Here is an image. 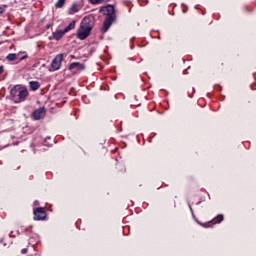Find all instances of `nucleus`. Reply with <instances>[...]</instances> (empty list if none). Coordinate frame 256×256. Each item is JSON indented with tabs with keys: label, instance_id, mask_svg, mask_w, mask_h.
<instances>
[{
	"label": "nucleus",
	"instance_id": "4468645a",
	"mask_svg": "<svg viewBox=\"0 0 256 256\" xmlns=\"http://www.w3.org/2000/svg\"><path fill=\"white\" fill-rule=\"evenodd\" d=\"M72 29H75V21L70 22L69 25L64 28V33H69Z\"/></svg>",
	"mask_w": 256,
	"mask_h": 256
},
{
	"label": "nucleus",
	"instance_id": "aec40b11",
	"mask_svg": "<svg viewBox=\"0 0 256 256\" xmlns=\"http://www.w3.org/2000/svg\"><path fill=\"white\" fill-rule=\"evenodd\" d=\"M4 69H3V66H0V75L1 73H3Z\"/></svg>",
	"mask_w": 256,
	"mask_h": 256
},
{
	"label": "nucleus",
	"instance_id": "20e7f679",
	"mask_svg": "<svg viewBox=\"0 0 256 256\" xmlns=\"http://www.w3.org/2000/svg\"><path fill=\"white\" fill-rule=\"evenodd\" d=\"M63 62V54H58L52 60L51 69L49 71H59L61 69V63Z\"/></svg>",
	"mask_w": 256,
	"mask_h": 256
},
{
	"label": "nucleus",
	"instance_id": "a211bd4d",
	"mask_svg": "<svg viewBox=\"0 0 256 256\" xmlns=\"http://www.w3.org/2000/svg\"><path fill=\"white\" fill-rule=\"evenodd\" d=\"M27 251H28L27 248H23V249L21 250L22 255H26Z\"/></svg>",
	"mask_w": 256,
	"mask_h": 256
},
{
	"label": "nucleus",
	"instance_id": "7ed1b4c3",
	"mask_svg": "<svg viewBox=\"0 0 256 256\" xmlns=\"http://www.w3.org/2000/svg\"><path fill=\"white\" fill-rule=\"evenodd\" d=\"M91 31H93L91 28H87L86 26L80 24L77 31V38L80 39V41H83L91 35Z\"/></svg>",
	"mask_w": 256,
	"mask_h": 256
},
{
	"label": "nucleus",
	"instance_id": "6ab92c4d",
	"mask_svg": "<svg viewBox=\"0 0 256 256\" xmlns=\"http://www.w3.org/2000/svg\"><path fill=\"white\" fill-rule=\"evenodd\" d=\"M3 13H5V8L0 7V15L3 14Z\"/></svg>",
	"mask_w": 256,
	"mask_h": 256
},
{
	"label": "nucleus",
	"instance_id": "1a4fd4ad",
	"mask_svg": "<svg viewBox=\"0 0 256 256\" xmlns=\"http://www.w3.org/2000/svg\"><path fill=\"white\" fill-rule=\"evenodd\" d=\"M69 71H73V69H78L79 71H84L85 66L82 63L79 62H73L68 67Z\"/></svg>",
	"mask_w": 256,
	"mask_h": 256
},
{
	"label": "nucleus",
	"instance_id": "39448f33",
	"mask_svg": "<svg viewBox=\"0 0 256 256\" xmlns=\"http://www.w3.org/2000/svg\"><path fill=\"white\" fill-rule=\"evenodd\" d=\"M83 27H87L88 29H92L95 25V16H93V14H90L88 16H85L82 21L81 24Z\"/></svg>",
	"mask_w": 256,
	"mask_h": 256
},
{
	"label": "nucleus",
	"instance_id": "2eb2a0df",
	"mask_svg": "<svg viewBox=\"0 0 256 256\" xmlns=\"http://www.w3.org/2000/svg\"><path fill=\"white\" fill-rule=\"evenodd\" d=\"M65 5V0H58L55 4L56 9H61Z\"/></svg>",
	"mask_w": 256,
	"mask_h": 256
},
{
	"label": "nucleus",
	"instance_id": "9b49d317",
	"mask_svg": "<svg viewBox=\"0 0 256 256\" xmlns=\"http://www.w3.org/2000/svg\"><path fill=\"white\" fill-rule=\"evenodd\" d=\"M29 87H30L31 91H37V89H39V87H41V84L39 83V81H30Z\"/></svg>",
	"mask_w": 256,
	"mask_h": 256
},
{
	"label": "nucleus",
	"instance_id": "f8f14e48",
	"mask_svg": "<svg viewBox=\"0 0 256 256\" xmlns=\"http://www.w3.org/2000/svg\"><path fill=\"white\" fill-rule=\"evenodd\" d=\"M21 55V52L18 54L10 53L6 56L7 61H16V59H19V56Z\"/></svg>",
	"mask_w": 256,
	"mask_h": 256
},
{
	"label": "nucleus",
	"instance_id": "f3484780",
	"mask_svg": "<svg viewBox=\"0 0 256 256\" xmlns=\"http://www.w3.org/2000/svg\"><path fill=\"white\" fill-rule=\"evenodd\" d=\"M29 56L28 55H24L22 57H20V61H25V59H27Z\"/></svg>",
	"mask_w": 256,
	"mask_h": 256
},
{
	"label": "nucleus",
	"instance_id": "f03ea898",
	"mask_svg": "<svg viewBox=\"0 0 256 256\" xmlns=\"http://www.w3.org/2000/svg\"><path fill=\"white\" fill-rule=\"evenodd\" d=\"M10 95L16 103H23V101L27 99V96L29 95V91L25 87L16 85L11 89Z\"/></svg>",
	"mask_w": 256,
	"mask_h": 256
},
{
	"label": "nucleus",
	"instance_id": "9d476101",
	"mask_svg": "<svg viewBox=\"0 0 256 256\" xmlns=\"http://www.w3.org/2000/svg\"><path fill=\"white\" fill-rule=\"evenodd\" d=\"M63 35H65V30H56L52 33L53 39H55V41L63 39Z\"/></svg>",
	"mask_w": 256,
	"mask_h": 256
},
{
	"label": "nucleus",
	"instance_id": "dca6fc26",
	"mask_svg": "<svg viewBox=\"0 0 256 256\" xmlns=\"http://www.w3.org/2000/svg\"><path fill=\"white\" fill-rule=\"evenodd\" d=\"M91 5H101V3H105V0H89Z\"/></svg>",
	"mask_w": 256,
	"mask_h": 256
},
{
	"label": "nucleus",
	"instance_id": "412c9836",
	"mask_svg": "<svg viewBox=\"0 0 256 256\" xmlns=\"http://www.w3.org/2000/svg\"><path fill=\"white\" fill-rule=\"evenodd\" d=\"M51 27V24H48L47 26H46V29H49Z\"/></svg>",
	"mask_w": 256,
	"mask_h": 256
},
{
	"label": "nucleus",
	"instance_id": "ddd939ff",
	"mask_svg": "<svg viewBox=\"0 0 256 256\" xmlns=\"http://www.w3.org/2000/svg\"><path fill=\"white\" fill-rule=\"evenodd\" d=\"M69 15H73V13H79V9H77V4H73L69 9H68Z\"/></svg>",
	"mask_w": 256,
	"mask_h": 256
},
{
	"label": "nucleus",
	"instance_id": "6e6552de",
	"mask_svg": "<svg viewBox=\"0 0 256 256\" xmlns=\"http://www.w3.org/2000/svg\"><path fill=\"white\" fill-rule=\"evenodd\" d=\"M221 221H223V215L219 214L210 222L204 223V224L200 223V225H202V227H209V223H213V225H217V223H221Z\"/></svg>",
	"mask_w": 256,
	"mask_h": 256
},
{
	"label": "nucleus",
	"instance_id": "f257e3e1",
	"mask_svg": "<svg viewBox=\"0 0 256 256\" xmlns=\"http://www.w3.org/2000/svg\"><path fill=\"white\" fill-rule=\"evenodd\" d=\"M99 13H102V15L106 16L101 28V32L107 33L109 29H111V25H113L117 19V14H115V7L112 5L101 7Z\"/></svg>",
	"mask_w": 256,
	"mask_h": 256
},
{
	"label": "nucleus",
	"instance_id": "0eeeda50",
	"mask_svg": "<svg viewBox=\"0 0 256 256\" xmlns=\"http://www.w3.org/2000/svg\"><path fill=\"white\" fill-rule=\"evenodd\" d=\"M44 113H45V107H40L32 113V117L33 119H35V121H39V119L43 117Z\"/></svg>",
	"mask_w": 256,
	"mask_h": 256
},
{
	"label": "nucleus",
	"instance_id": "423d86ee",
	"mask_svg": "<svg viewBox=\"0 0 256 256\" xmlns=\"http://www.w3.org/2000/svg\"><path fill=\"white\" fill-rule=\"evenodd\" d=\"M47 217V213H45V210L43 208H36L34 210V220L35 221H43Z\"/></svg>",
	"mask_w": 256,
	"mask_h": 256
}]
</instances>
